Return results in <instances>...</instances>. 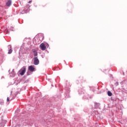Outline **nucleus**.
Returning <instances> with one entry per match:
<instances>
[{
    "label": "nucleus",
    "instance_id": "nucleus-1",
    "mask_svg": "<svg viewBox=\"0 0 127 127\" xmlns=\"http://www.w3.org/2000/svg\"><path fill=\"white\" fill-rule=\"evenodd\" d=\"M26 72V68L25 67H23L21 70L19 71V73L20 75H21L22 76L24 75V73Z\"/></svg>",
    "mask_w": 127,
    "mask_h": 127
},
{
    "label": "nucleus",
    "instance_id": "nucleus-2",
    "mask_svg": "<svg viewBox=\"0 0 127 127\" xmlns=\"http://www.w3.org/2000/svg\"><path fill=\"white\" fill-rule=\"evenodd\" d=\"M34 65H38L39 64V60H38L37 57L34 58Z\"/></svg>",
    "mask_w": 127,
    "mask_h": 127
},
{
    "label": "nucleus",
    "instance_id": "nucleus-3",
    "mask_svg": "<svg viewBox=\"0 0 127 127\" xmlns=\"http://www.w3.org/2000/svg\"><path fill=\"white\" fill-rule=\"evenodd\" d=\"M40 48H41L42 50L44 51L45 49H46V47H45V45H44V43H42L40 45Z\"/></svg>",
    "mask_w": 127,
    "mask_h": 127
},
{
    "label": "nucleus",
    "instance_id": "nucleus-4",
    "mask_svg": "<svg viewBox=\"0 0 127 127\" xmlns=\"http://www.w3.org/2000/svg\"><path fill=\"white\" fill-rule=\"evenodd\" d=\"M9 74L11 77H14V76H15V72H14V69H13L11 72H9Z\"/></svg>",
    "mask_w": 127,
    "mask_h": 127
},
{
    "label": "nucleus",
    "instance_id": "nucleus-5",
    "mask_svg": "<svg viewBox=\"0 0 127 127\" xmlns=\"http://www.w3.org/2000/svg\"><path fill=\"white\" fill-rule=\"evenodd\" d=\"M34 66H32V65H30L29 67V71H30L31 72H33L34 71Z\"/></svg>",
    "mask_w": 127,
    "mask_h": 127
},
{
    "label": "nucleus",
    "instance_id": "nucleus-6",
    "mask_svg": "<svg viewBox=\"0 0 127 127\" xmlns=\"http://www.w3.org/2000/svg\"><path fill=\"white\" fill-rule=\"evenodd\" d=\"M24 10H25V11L22 12V13H27V12L29 11V8L26 6V7H25Z\"/></svg>",
    "mask_w": 127,
    "mask_h": 127
},
{
    "label": "nucleus",
    "instance_id": "nucleus-7",
    "mask_svg": "<svg viewBox=\"0 0 127 127\" xmlns=\"http://www.w3.org/2000/svg\"><path fill=\"white\" fill-rule=\"evenodd\" d=\"M6 4L7 6H10V5H11V0H8Z\"/></svg>",
    "mask_w": 127,
    "mask_h": 127
},
{
    "label": "nucleus",
    "instance_id": "nucleus-8",
    "mask_svg": "<svg viewBox=\"0 0 127 127\" xmlns=\"http://www.w3.org/2000/svg\"><path fill=\"white\" fill-rule=\"evenodd\" d=\"M10 50H9L8 54H11L12 53V49H11V46H10Z\"/></svg>",
    "mask_w": 127,
    "mask_h": 127
},
{
    "label": "nucleus",
    "instance_id": "nucleus-9",
    "mask_svg": "<svg viewBox=\"0 0 127 127\" xmlns=\"http://www.w3.org/2000/svg\"><path fill=\"white\" fill-rule=\"evenodd\" d=\"M33 52L34 53V55L35 57L37 56V55H38L37 52H36V51H35V50H33Z\"/></svg>",
    "mask_w": 127,
    "mask_h": 127
},
{
    "label": "nucleus",
    "instance_id": "nucleus-10",
    "mask_svg": "<svg viewBox=\"0 0 127 127\" xmlns=\"http://www.w3.org/2000/svg\"><path fill=\"white\" fill-rule=\"evenodd\" d=\"M113 94L112 93V92H111V91H108V95L109 97H111V96H112Z\"/></svg>",
    "mask_w": 127,
    "mask_h": 127
},
{
    "label": "nucleus",
    "instance_id": "nucleus-11",
    "mask_svg": "<svg viewBox=\"0 0 127 127\" xmlns=\"http://www.w3.org/2000/svg\"><path fill=\"white\" fill-rule=\"evenodd\" d=\"M7 102H9V98H7Z\"/></svg>",
    "mask_w": 127,
    "mask_h": 127
},
{
    "label": "nucleus",
    "instance_id": "nucleus-12",
    "mask_svg": "<svg viewBox=\"0 0 127 127\" xmlns=\"http://www.w3.org/2000/svg\"><path fill=\"white\" fill-rule=\"evenodd\" d=\"M29 3H31V1H29Z\"/></svg>",
    "mask_w": 127,
    "mask_h": 127
}]
</instances>
